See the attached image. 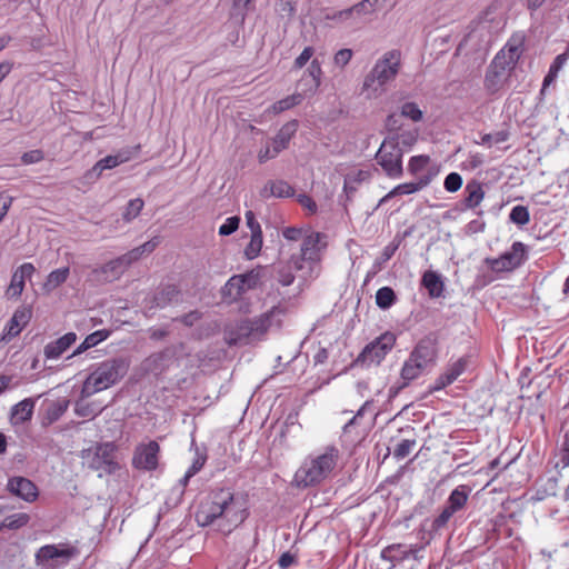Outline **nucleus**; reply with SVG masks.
Here are the masks:
<instances>
[{"instance_id": "1", "label": "nucleus", "mask_w": 569, "mask_h": 569, "mask_svg": "<svg viewBox=\"0 0 569 569\" xmlns=\"http://www.w3.org/2000/svg\"><path fill=\"white\" fill-rule=\"evenodd\" d=\"M249 517L247 495L230 488L213 490L208 502L201 503L196 521L201 527L217 526V530L230 535Z\"/></svg>"}, {"instance_id": "2", "label": "nucleus", "mask_w": 569, "mask_h": 569, "mask_svg": "<svg viewBox=\"0 0 569 569\" xmlns=\"http://www.w3.org/2000/svg\"><path fill=\"white\" fill-rule=\"evenodd\" d=\"M339 457L340 452L336 446H328L322 453L308 457L296 471L293 483L303 489L321 483L331 475Z\"/></svg>"}, {"instance_id": "3", "label": "nucleus", "mask_w": 569, "mask_h": 569, "mask_svg": "<svg viewBox=\"0 0 569 569\" xmlns=\"http://www.w3.org/2000/svg\"><path fill=\"white\" fill-rule=\"evenodd\" d=\"M129 367L130 359L128 357H116L96 365L83 381L81 397L88 398L114 386L127 375Z\"/></svg>"}, {"instance_id": "4", "label": "nucleus", "mask_w": 569, "mask_h": 569, "mask_svg": "<svg viewBox=\"0 0 569 569\" xmlns=\"http://www.w3.org/2000/svg\"><path fill=\"white\" fill-rule=\"evenodd\" d=\"M438 345L439 339L436 332H429L417 342L401 368L400 376L405 381L402 387L408 386L425 370L436 365L439 352Z\"/></svg>"}, {"instance_id": "5", "label": "nucleus", "mask_w": 569, "mask_h": 569, "mask_svg": "<svg viewBox=\"0 0 569 569\" xmlns=\"http://www.w3.org/2000/svg\"><path fill=\"white\" fill-rule=\"evenodd\" d=\"M400 66L401 52L397 49L387 51L365 77L361 93L366 94L367 99H376L381 96L385 86L398 76Z\"/></svg>"}, {"instance_id": "6", "label": "nucleus", "mask_w": 569, "mask_h": 569, "mask_svg": "<svg viewBox=\"0 0 569 569\" xmlns=\"http://www.w3.org/2000/svg\"><path fill=\"white\" fill-rule=\"evenodd\" d=\"M284 315V309L273 307L254 319H241L226 328V340L229 346L247 345L260 340L272 325L276 316Z\"/></svg>"}, {"instance_id": "7", "label": "nucleus", "mask_w": 569, "mask_h": 569, "mask_svg": "<svg viewBox=\"0 0 569 569\" xmlns=\"http://www.w3.org/2000/svg\"><path fill=\"white\" fill-rule=\"evenodd\" d=\"M506 48L507 51L502 49L495 56L486 71L483 88L490 96L497 94L505 87L522 52L518 44L508 43Z\"/></svg>"}, {"instance_id": "8", "label": "nucleus", "mask_w": 569, "mask_h": 569, "mask_svg": "<svg viewBox=\"0 0 569 569\" xmlns=\"http://www.w3.org/2000/svg\"><path fill=\"white\" fill-rule=\"evenodd\" d=\"M403 154L405 150L397 148V142L385 139L375 158L388 178L399 179L403 176Z\"/></svg>"}, {"instance_id": "9", "label": "nucleus", "mask_w": 569, "mask_h": 569, "mask_svg": "<svg viewBox=\"0 0 569 569\" xmlns=\"http://www.w3.org/2000/svg\"><path fill=\"white\" fill-rule=\"evenodd\" d=\"M396 343V335L386 331L368 343L355 360L357 366L379 365L392 350Z\"/></svg>"}, {"instance_id": "10", "label": "nucleus", "mask_w": 569, "mask_h": 569, "mask_svg": "<svg viewBox=\"0 0 569 569\" xmlns=\"http://www.w3.org/2000/svg\"><path fill=\"white\" fill-rule=\"evenodd\" d=\"M527 247L520 241H515L510 250L503 252L498 258H486L485 263L492 272L512 271L519 268L527 260Z\"/></svg>"}, {"instance_id": "11", "label": "nucleus", "mask_w": 569, "mask_h": 569, "mask_svg": "<svg viewBox=\"0 0 569 569\" xmlns=\"http://www.w3.org/2000/svg\"><path fill=\"white\" fill-rule=\"evenodd\" d=\"M92 457L88 460V467L96 471H104L108 475L114 473L119 468L116 459L118 447L114 442L97 443Z\"/></svg>"}, {"instance_id": "12", "label": "nucleus", "mask_w": 569, "mask_h": 569, "mask_svg": "<svg viewBox=\"0 0 569 569\" xmlns=\"http://www.w3.org/2000/svg\"><path fill=\"white\" fill-rule=\"evenodd\" d=\"M323 237L321 232L312 231L302 238L299 254L302 257L300 260L307 261L309 277H312L315 268L321 261L322 251L327 246L322 242Z\"/></svg>"}, {"instance_id": "13", "label": "nucleus", "mask_w": 569, "mask_h": 569, "mask_svg": "<svg viewBox=\"0 0 569 569\" xmlns=\"http://www.w3.org/2000/svg\"><path fill=\"white\" fill-rule=\"evenodd\" d=\"M427 546H429V541H425L422 543H392L385 547L381 550L380 557L382 560H386L395 567L398 563H401L410 558L419 561L421 560V556L419 555Z\"/></svg>"}, {"instance_id": "14", "label": "nucleus", "mask_w": 569, "mask_h": 569, "mask_svg": "<svg viewBox=\"0 0 569 569\" xmlns=\"http://www.w3.org/2000/svg\"><path fill=\"white\" fill-rule=\"evenodd\" d=\"M160 446L156 440L139 443L132 457V467L142 471H154L159 466Z\"/></svg>"}, {"instance_id": "15", "label": "nucleus", "mask_w": 569, "mask_h": 569, "mask_svg": "<svg viewBox=\"0 0 569 569\" xmlns=\"http://www.w3.org/2000/svg\"><path fill=\"white\" fill-rule=\"evenodd\" d=\"M124 269L116 258L100 267L93 268L89 272L87 281L93 286L106 284L119 279Z\"/></svg>"}, {"instance_id": "16", "label": "nucleus", "mask_w": 569, "mask_h": 569, "mask_svg": "<svg viewBox=\"0 0 569 569\" xmlns=\"http://www.w3.org/2000/svg\"><path fill=\"white\" fill-rule=\"evenodd\" d=\"M7 490L27 502H33L39 496L37 486L30 479L20 476L9 478Z\"/></svg>"}, {"instance_id": "17", "label": "nucleus", "mask_w": 569, "mask_h": 569, "mask_svg": "<svg viewBox=\"0 0 569 569\" xmlns=\"http://www.w3.org/2000/svg\"><path fill=\"white\" fill-rule=\"evenodd\" d=\"M77 555L78 549L76 547L59 548L56 545H46L37 551L36 559L38 563L61 559V565H66Z\"/></svg>"}, {"instance_id": "18", "label": "nucleus", "mask_w": 569, "mask_h": 569, "mask_svg": "<svg viewBox=\"0 0 569 569\" xmlns=\"http://www.w3.org/2000/svg\"><path fill=\"white\" fill-rule=\"evenodd\" d=\"M173 357L174 350L166 348L147 357L142 361L141 368L147 373L161 375L169 367Z\"/></svg>"}, {"instance_id": "19", "label": "nucleus", "mask_w": 569, "mask_h": 569, "mask_svg": "<svg viewBox=\"0 0 569 569\" xmlns=\"http://www.w3.org/2000/svg\"><path fill=\"white\" fill-rule=\"evenodd\" d=\"M36 271L34 267L30 262L21 264L16 272L12 274L10 286L7 290L8 298H18L21 296L26 279H30Z\"/></svg>"}, {"instance_id": "20", "label": "nucleus", "mask_w": 569, "mask_h": 569, "mask_svg": "<svg viewBox=\"0 0 569 569\" xmlns=\"http://www.w3.org/2000/svg\"><path fill=\"white\" fill-rule=\"evenodd\" d=\"M485 198L482 184L477 180L469 181L465 187V198L460 202V210L476 209Z\"/></svg>"}, {"instance_id": "21", "label": "nucleus", "mask_w": 569, "mask_h": 569, "mask_svg": "<svg viewBox=\"0 0 569 569\" xmlns=\"http://www.w3.org/2000/svg\"><path fill=\"white\" fill-rule=\"evenodd\" d=\"M452 516L453 513L445 506L441 512L432 520L426 519L420 526V531L428 535V539L426 541H429L430 543L436 533L447 527Z\"/></svg>"}, {"instance_id": "22", "label": "nucleus", "mask_w": 569, "mask_h": 569, "mask_svg": "<svg viewBox=\"0 0 569 569\" xmlns=\"http://www.w3.org/2000/svg\"><path fill=\"white\" fill-rule=\"evenodd\" d=\"M321 63L318 59H313L300 80V83L306 86L305 92L316 93L321 84Z\"/></svg>"}, {"instance_id": "23", "label": "nucleus", "mask_w": 569, "mask_h": 569, "mask_svg": "<svg viewBox=\"0 0 569 569\" xmlns=\"http://www.w3.org/2000/svg\"><path fill=\"white\" fill-rule=\"evenodd\" d=\"M299 127L298 120H291L284 123L272 139L273 154H279L287 149L290 140L296 134Z\"/></svg>"}, {"instance_id": "24", "label": "nucleus", "mask_w": 569, "mask_h": 569, "mask_svg": "<svg viewBox=\"0 0 569 569\" xmlns=\"http://www.w3.org/2000/svg\"><path fill=\"white\" fill-rule=\"evenodd\" d=\"M130 160V156L127 152H119L117 154H110L100 159L91 170L86 173V178L91 179L92 177L98 178L103 170L113 169L117 166Z\"/></svg>"}, {"instance_id": "25", "label": "nucleus", "mask_w": 569, "mask_h": 569, "mask_svg": "<svg viewBox=\"0 0 569 569\" xmlns=\"http://www.w3.org/2000/svg\"><path fill=\"white\" fill-rule=\"evenodd\" d=\"M70 401L67 398H59L54 401H50L43 410L41 425L49 427L58 421L67 411Z\"/></svg>"}, {"instance_id": "26", "label": "nucleus", "mask_w": 569, "mask_h": 569, "mask_svg": "<svg viewBox=\"0 0 569 569\" xmlns=\"http://www.w3.org/2000/svg\"><path fill=\"white\" fill-rule=\"evenodd\" d=\"M77 341L74 332H68L54 341L49 342L43 350L47 359H57Z\"/></svg>"}, {"instance_id": "27", "label": "nucleus", "mask_w": 569, "mask_h": 569, "mask_svg": "<svg viewBox=\"0 0 569 569\" xmlns=\"http://www.w3.org/2000/svg\"><path fill=\"white\" fill-rule=\"evenodd\" d=\"M231 539L233 545L232 550L234 551V557L238 558L244 566L249 551L256 545V538H252L249 532H237L234 536L231 537Z\"/></svg>"}, {"instance_id": "28", "label": "nucleus", "mask_w": 569, "mask_h": 569, "mask_svg": "<svg viewBox=\"0 0 569 569\" xmlns=\"http://www.w3.org/2000/svg\"><path fill=\"white\" fill-rule=\"evenodd\" d=\"M471 488L467 485L456 487L449 495L446 507L455 515L465 509Z\"/></svg>"}, {"instance_id": "29", "label": "nucleus", "mask_w": 569, "mask_h": 569, "mask_svg": "<svg viewBox=\"0 0 569 569\" xmlns=\"http://www.w3.org/2000/svg\"><path fill=\"white\" fill-rule=\"evenodd\" d=\"M421 286L426 288L430 298H440L445 290L441 276L433 270H427L421 277Z\"/></svg>"}, {"instance_id": "30", "label": "nucleus", "mask_w": 569, "mask_h": 569, "mask_svg": "<svg viewBox=\"0 0 569 569\" xmlns=\"http://www.w3.org/2000/svg\"><path fill=\"white\" fill-rule=\"evenodd\" d=\"M567 59H568L567 53L558 54L553 59L552 63L549 67L548 73L543 78L542 87L540 89L539 97H538L539 102L543 101L548 87L556 81V79L558 77V72L561 70V68L566 63Z\"/></svg>"}, {"instance_id": "31", "label": "nucleus", "mask_w": 569, "mask_h": 569, "mask_svg": "<svg viewBox=\"0 0 569 569\" xmlns=\"http://www.w3.org/2000/svg\"><path fill=\"white\" fill-rule=\"evenodd\" d=\"M431 180H432L431 173L422 174V176L418 177L417 181H415V182H405V183H400V184L396 186L391 190L390 196L397 197V196H403V194H412V193L426 188L427 186H429Z\"/></svg>"}, {"instance_id": "32", "label": "nucleus", "mask_w": 569, "mask_h": 569, "mask_svg": "<svg viewBox=\"0 0 569 569\" xmlns=\"http://www.w3.org/2000/svg\"><path fill=\"white\" fill-rule=\"evenodd\" d=\"M262 197L273 196L277 198H291L295 189L284 180L269 181L261 192Z\"/></svg>"}, {"instance_id": "33", "label": "nucleus", "mask_w": 569, "mask_h": 569, "mask_svg": "<svg viewBox=\"0 0 569 569\" xmlns=\"http://www.w3.org/2000/svg\"><path fill=\"white\" fill-rule=\"evenodd\" d=\"M261 266L253 268L244 273L236 274L238 277L239 282L243 287V292L246 293L249 290H254L259 287L261 278H262Z\"/></svg>"}, {"instance_id": "34", "label": "nucleus", "mask_w": 569, "mask_h": 569, "mask_svg": "<svg viewBox=\"0 0 569 569\" xmlns=\"http://www.w3.org/2000/svg\"><path fill=\"white\" fill-rule=\"evenodd\" d=\"M34 400L31 398H26L12 407L11 413L18 422L24 423L32 418Z\"/></svg>"}, {"instance_id": "35", "label": "nucleus", "mask_w": 569, "mask_h": 569, "mask_svg": "<svg viewBox=\"0 0 569 569\" xmlns=\"http://www.w3.org/2000/svg\"><path fill=\"white\" fill-rule=\"evenodd\" d=\"M69 274V267H63L51 271L43 283V290L46 292H51L56 290L58 287H60L62 283L67 281Z\"/></svg>"}, {"instance_id": "36", "label": "nucleus", "mask_w": 569, "mask_h": 569, "mask_svg": "<svg viewBox=\"0 0 569 569\" xmlns=\"http://www.w3.org/2000/svg\"><path fill=\"white\" fill-rule=\"evenodd\" d=\"M180 295L179 289L169 284L162 288L159 292H157L153 297V305L157 308H164L171 302L176 301Z\"/></svg>"}, {"instance_id": "37", "label": "nucleus", "mask_w": 569, "mask_h": 569, "mask_svg": "<svg viewBox=\"0 0 569 569\" xmlns=\"http://www.w3.org/2000/svg\"><path fill=\"white\" fill-rule=\"evenodd\" d=\"M272 268L276 274V279L283 287H288L293 283L296 277L292 271V264H289L288 261H278L273 263Z\"/></svg>"}, {"instance_id": "38", "label": "nucleus", "mask_w": 569, "mask_h": 569, "mask_svg": "<svg viewBox=\"0 0 569 569\" xmlns=\"http://www.w3.org/2000/svg\"><path fill=\"white\" fill-rule=\"evenodd\" d=\"M472 365V356L465 355L458 360L450 362L445 372L455 382Z\"/></svg>"}, {"instance_id": "39", "label": "nucleus", "mask_w": 569, "mask_h": 569, "mask_svg": "<svg viewBox=\"0 0 569 569\" xmlns=\"http://www.w3.org/2000/svg\"><path fill=\"white\" fill-rule=\"evenodd\" d=\"M244 295L243 287L238 280V277L232 276L221 288V296L223 299L236 301Z\"/></svg>"}, {"instance_id": "40", "label": "nucleus", "mask_w": 569, "mask_h": 569, "mask_svg": "<svg viewBox=\"0 0 569 569\" xmlns=\"http://www.w3.org/2000/svg\"><path fill=\"white\" fill-rule=\"evenodd\" d=\"M385 139L397 142V148L406 150L416 144L418 140V132L416 130L400 131L399 133L388 136Z\"/></svg>"}, {"instance_id": "41", "label": "nucleus", "mask_w": 569, "mask_h": 569, "mask_svg": "<svg viewBox=\"0 0 569 569\" xmlns=\"http://www.w3.org/2000/svg\"><path fill=\"white\" fill-rule=\"evenodd\" d=\"M191 447H194L196 457L187 470V478H192L196 476L202 469L208 459L207 448L204 446L202 448L198 447L194 439H192Z\"/></svg>"}, {"instance_id": "42", "label": "nucleus", "mask_w": 569, "mask_h": 569, "mask_svg": "<svg viewBox=\"0 0 569 569\" xmlns=\"http://www.w3.org/2000/svg\"><path fill=\"white\" fill-rule=\"evenodd\" d=\"M30 521V516L26 512L13 513L0 522V531L3 529L17 530L27 526Z\"/></svg>"}, {"instance_id": "43", "label": "nucleus", "mask_w": 569, "mask_h": 569, "mask_svg": "<svg viewBox=\"0 0 569 569\" xmlns=\"http://www.w3.org/2000/svg\"><path fill=\"white\" fill-rule=\"evenodd\" d=\"M397 301V296L391 287H382L378 289L376 293V303L382 309L387 310L391 308Z\"/></svg>"}, {"instance_id": "44", "label": "nucleus", "mask_w": 569, "mask_h": 569, "mask_svg": "<svg viewBox=\"0 0 569 569\" xmlns=\"http://www.w3.org/2000/svg\"><path fill=\"white\" fill-rule=\"evenodd\" d=\"M303 96L301 93H293L291 96H288L281 100L276 101L272 104V110L274 113H280L286 110H289L293 108L295 106H298L302 102Z\"/></svg>"}, {"instance_id": "45", "label": "nucleus", "mask_w": 569, "mask_h": 569, "mask_svg": "<svg viewBox=\"0 0 569 569\" xmlns=\"http://www.w3.org/2000/svg\"><path fill=\"white\" fill-rule=\"evenodd\" d=\"M143 206L144 201L141 198H134L129 200L122 212L123 221L131 222L133 219H136L143 209Z\"/></svg>"}, {"instance_id": "46", "label": "nucleus", "mask_w": 569, "mask_h": 569, "mask_svg": "<svg viewBox=\"0 0 569 569\" xmlns=\"http://www.w3.org/2000/svg\"><path fill=\"white\" fill-rule=\"evenodd\" d=\"M400 116L410 119L413 122H419L423 119V112L416 102H405L400 107Z\"/></svg>"}, {"instance_id": "47", "label": "nucleus", "mask_w": 569, "mask_h": 569, "mask_svg": "<svg viewBox=\"0 0 569 569\" xmlns=\"http://www.w3.org/2000/svg\"><path fill=\"white\" fill-rule=\"evenodd\" d=\"M263 243V237L262 233H252L250 238V242L244 249V254L247 259L252 260L257 258L261 251Z\"/></svg>"}, {"instance_id": "48", "label": "nucleus", "mask_w": 569, "mask_h": 569, "mask_svg": "<svg viewBox=\"0 0 569 569\" xmlns=\"http://www.w3.org/2000/svg\"><path fill=\"white\" fill-rule=\"evenodd\" d=\"M429 163L430 157L428 154L413 156L409 159L408 171L412 176H418Z\"/></svg>"}, {"instance_id": "49", "label": "nucleus", "mask_w": 569, "mask_h": 569, "mask_svg": "<svg viewBox=\"0 0 569 569\" xmlns=\"http://www.w3.org/2000/svg\"><path fill=\"white\" fill-rule=\"evenodd\" d=\"M509 220L517 226H525L530 221V213L525 206H515L510 213Z\"/></svg>"}, {"instance_id": "50", "label": "nucleus", "mask_w": 569, "mask_h": 569, "mask_svg": "<svg viewBox=\"0 0 569 569\" xmlns=\"http://www.w3.org/2000/svg\"><path fill=\"white\" fill-rule=\"evenodd\" d=\"M416 446L415 439H403L393 449V457L398 460L405 459L409 456L411 449Z\"/></svg>"}, {"instance_id": "51", "label": "nucleus", "mask_w": 569, "mask_h": 569, "mask_svg": "<svg viewBox=\"0 0 569 569\" xmlns=\"http://www.w3.org/2000/svg\"><path fill=\"white\" fill-rule=\"evenodd\" d=\"M400 113L392 112L387 116L385 121V128L389 132V136L399 133L402 128Z\"/></svg>"}, {"instance_id": "52", "label": "nucleus", "mask_w": 569, "mask_h": 569, "mask_svg": "<svg viewBox=\"0 0 569 569\" xmlns=\"http://www.w3.org/2000/svg\"><path fill=\"white\" fill-rule=\"evenodd\" d=\"M240 218L232 216L226 219V221L219 227L220 236H230L236 232L239 228Z\"/></svg>"}, {"instance_id": "53", "label": "nucleus", "mask_w": 569, "mask_h": 569, "mask_svg": "<svg viewBox=\"0 0 569 569\" xmlns=\"http://www.w3.org/2000/svg\"><path fill=\"white\" fill-rule=\"evenodd\" d=\"M462 186V178L457 172H450L443 181V188L448 192H456L458 191Z\"/></svg>"}, {"instance_id": "54", "label": "nucleus", "mask_w": 569, "mask_h": 569, "mask_svg": "<svg viewBox=\"0 0 569 569\" xmlns=\"http://www.w3.org/2000/svg\"><path fill=\"white\" fill-rule=\"evenodd\" d=\"M143 256L141 249H140V246L128 251L127 253L118 257V261L120 262V264L122 266L123 269H126L127 267H129L131 263H133L134 261L139 260L141 257Z\"/></svg>"}, {"instance_id": "55", "label": "nucleus", "mask_w": 569, "mask_h": 569, "mask_svg": "<svg viewBox=\"0 0 569 569\" xmlns=\"http://www.w3.org/2000/svg\"><path fill=\"white\" fill-rule=\"evenodd\" d=\"M110 335H111V330L101 329V330H97V331L88 335L84 339L87 340V343L91 348H93V347L98 346L100 342L107 340Z\"/></svg>"}, {"instance_id": "56", "label": "nucleus", "mask_w": 569, "mask_h": 569, "mask_svg": "<svg viewBox=\"0 0 569 569\" xmlns=\"http://www.w3.org/2000/svg\"><path fill=\"white\" fill-rule=\"evenodd\" d=\"M326 19L338 21V22H343V21H348L351 19L356 20L355 13H353V10L351 7L343 9V10L335 11L332 13H327Z\"/></svg>"}, {"instance_id": "57", "label": "nucleus", "mask_w": 569, "mask_h": 569, "mask_svg": "<svg viewBox=\"0 0 569 569\" xmlns=\"http://www.w3.org/2000/svg\"><path fill=\"white\" fill-rule=\"evenodd\" d=\"M31 318V310L29 308L22 307L18 308L12 316V323H18L22 328L28 325Z\"/></svg>"}, {"instance_id": "58", "label": "nucleus", "mask_w": 569, "mask_h": 569, "mask_svg": "<svg viewBox=\"0 0 569 569\" xmlns=\"http://www.w3.org/2000/svg\"><path fill=\"white\" fill-rule=\"evenodd\" d=\"M315 53V49L312 47H306L302 52L296 58L293 62V69H301L303 68L307 62L311 59V57Z\"/></svg>"}, {"instance_id": "59", "label": "nucleus", "mask_w": 569, "mask_h": 569, "mask_svg": "<svg viewBox=\"0 0 569 569\" xmlns=\"http://www.w3.org/2000/svg\"><path fill=\"white\" fill-rule=\"evenodd\" d=\"M44 158L43 151L40 149L30 150L24 152L21 157L23 164H32L42 161Z\"/></svg>"}, {"instance_id": "60", "label": "nucleus", "mask_w": 569, "mask_h": 569, "mask_svg": "<svg viewBox=\"0 0 569 569\" xmlns=\"http://www.w3.org/2000/svg\"><path fill=\"white\" fill-rule=\"evenodd\" d=\"M277 563L280 569H289L298 563V557L290 551H286L279 557Z\"/></svg>"}, {"instance_id": "61", "label": "nucleus", "mask_w": 569, "mask_h": 569, "mask_svg": "<svg viewBox=\"0 0 569 569\" xmlns=\"http://www.w3.org/2000/svg\"><path fill=\"white\" fill-rule=\"evenodd\" d=\"M352 56L353 52L351 49H340L338 52H336L333 61L337 66L343 68L350 62Z\"/></svg>"}, {"instance_id": "62", "label": "nucleus", "mask_w": 569, "mask_h": 569, "mask_svg": "<svg viewBox=\"0 0 569 569\" xmlns=\"http://www.w3.org/2000/svg\"><path fill=\"white\" fill-rule=\"evenodd\" d=\"M302 257L298 254H292L288 261L289 264H292V271H303V277L308 274V266L306 260H300Z\"/></svg>"}, {"instance_id": "63", "label": "nucleus", "mask_w": 569, "mask_h": 569, "mask_svg": "<svg viewBox=\"0 0 569 569\" xmlns=\"http://www.w3.org/2000/svg\"><path fill=\"white\" fill-rule=\"evenodd\" d=\"M23 328L19 326L18 323H12V319H10L4 327L2 340H11L12 338L17 337Z\"/></svg>"}, {"instance_id": "64", "label": "nucleus", "mask_w": 569, "mask_h": 569, "mask_svg": "<svg viewBox=\"0 0 569 569\" xmlns=\"http://www.w3.org/2000/svg\"><path fill=\"white\" fill-rule=\"evenodd\" d=\"M399 244H400V241H392L390 242L389 244H387L382 252H381V257H380V260L378 262L383 263V262H387L388 260H390L392 258V256L395 254V252L398 250L399 248Z\"/></svg>"}]
</instances>
